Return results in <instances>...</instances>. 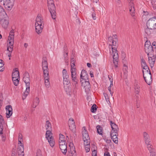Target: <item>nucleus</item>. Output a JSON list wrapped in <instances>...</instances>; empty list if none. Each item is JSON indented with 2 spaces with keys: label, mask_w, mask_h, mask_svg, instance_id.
Listing matches in <instances>:
<instances>
[{
  "label": "nucleus",
  "mask_w": 156,
  "mask_h": 156,
  "mask_svg": "<svg viewBox=\"0 0 156 156\" xmlns=\"http://www.w3.org/2000/svg\"><path fill=\"white\" fill-rule=\"evenodd\" d=\"M2 122H0V134H2L3 133L2 130H3V126L2 125Z\"/></svg>",
  "instance_id": "49"
},
{
  "label": "nucleus",
  "mask_w": 156,
  "mask_h": 156,
  "mask_svg": "<svg viewBox=\"0 0 156 156\" xmlns=\"http://www.w3.org/2000/svg\"><path fill=\"white\" fill-rule=\"evenodd\" d=\"M113 40V38L111 36H110L108 37V41L109 42L112 43Z\"/></svg>",
  "instance_id": "64"
},
{
  "label": "nucleus",
  "mask_w": 156,
  "mask_h": 156,
  "mask_svg": "<svg viewBox=\"0 0 156 156\" xmlns=\"http://www.w3.org/2000/svg\"><path fill=\"white\" fill-rule=\"evenodd\" d=\"M84 141V145H87V144H90V139H83Z\"/></svg>",
  "instance_id": "43"
},
{
  "label": "nucleus",
  "mask_w": 156,
  "mask_h": 156,
  "mask_svg": "<svg viewBox=\"0 0 156 156\" xmlns=\"http://www.w3.org/2000/svg\"><path fill=\"white\" fill-rule=\"evenodd\" d=\"M42 67V69L44 68V69L48 68V62L46 57H44L43 58Z\"/></svg>",
  "instance_id": "27"
},
{
  "label": "nucleus",
  "mask_w": 156,
  "mask_h": 156,
  "mask_svg": "<svg viewBox=\"0 0 156 156\" xmlns=\"http://www.w3.org/2000/svg\"><path fill=\"white\" fill-rule=\"evenodd\" d=\"M13 30H12L9 32L8 41H14V34Z\"/></svg>",
  "instance_id": "23"
},
{
  "label": "nucleus",
  "mask_w": 156,
  "mask_h": 156,
  "mask_svg": "<svg viewBox=\"0 0 156 156\" xmlns=\"http://www.w3.org/2000/svg\"><path fill=\"white\" fill-rule=\"evenodd\" d=\"M96 14L94 13H92V17L93 20H95L96 19Z\"/></svg>",
  "instance_id": "63"
},
{
  "label": "nucleus",
  "mask_w": 156,
  "mask_h": 156,
  "mask_svg": "<svg viewBox=\"0 0 156 156\" xmlns=\"http://www.w3.org/2000/svg\"><path fill=\"white\" fill-rule=\"evenodd\" d=\"M143 76L146 82L148 85H150L152 81L151 74H148V75H146V76H144V71H143Z\"/></svg>",
  "instance_id": "10"
},
{
  "label": "nucleus",
  "mask_w": 156,
  "mask_h": 156,
  "mask_svg": "<svg viewBox=\"0 0 156 156\" xmlns=\"http://www.w3.org/2000/svg\"><path fill=\"white\" fill-rule=\"evenodd\" d=\"M104 95L106 101H107L108 100H109V98L108 95L106 93H104Z\"/></svg>",
  "instance_id": "57"
},
{
  "label": "nucleus",
  "mask_w": 156,
  "mask_h": 156,
  "mask_svg": "<svg viewBox=\"0 0 156 156\" xmlns=\"http://www.w3.org/2000/svg\"><path fill=\"white\" fill-rule=\"evenodd\" d=\"M59 146H60L61 144H62L61 145H62L63 144L66 145V140L62 141V140H60V141H59Z\"/></svg>",
  "instance_id": "50"
},
{
  "label": "nucleus",
  "mask_w": 156,
  "mask_h": 156,
  "mask_svg": "<svg viewBox=\"0 0 156 156\" xmlns=\"http://www.w3.org/2000/svg\"><path fill=\"white\" fill-rule=\"evenodd\" d=\"M111 44H109V46H111L112 54H113V62L115 67L117 68L118 65L119 56L118 51L117 49V46L116 44V41H112Z\"/></svg>",
  "instance_id": "1"
},
{
  "label": "nucleus",
  "mask_w": 156,
  "mask_h": 156,
  "mask_svg": "<svg viewBox=\"0 0 156 156\" xmlns=\"http://www.w3.org/2000/svg\"><path fill=\"white\" fill-rule=\"evenodd\" d=\"M69 125L70 129L73 132H74L76 130V126L75 125V122H73L71 123L69 122Z\"/></svg>",
  "instance_id": "24"
},
{
  "label": "nucleus",
  "mask_w": 156,
  "mask_h": 156,
  "mask_svg": "<svg viewBox=\"0 0 156 156\" xmlns=\"http://www.w3.org/2000/svg\"><path fill=\"white\" fill-rule=\"evenodd\" d=\"M23 81L26 84V87H30V80L29 73L28 72H25L23 74Z\"/></svg>",
  "instance_id": "7"
},
{
  "label": "nucleus",
  "mask_w": 156,
  "mask_h": 156,
  "mask_svg": "<svg viewBox=\"0 0 156 156\" xmlns=\"http://www.w3.org/2000/svg\"><path fill=\"white\" fill-rule=\"evenodd\" d=\"M129 12L132 16H135V10H129Z\"/></svg>",
  "instance_id": "58"
},
{
  "label": "nucleus",
  "mask_w": 156,
  "mask_h": 156,
  "mask_svg": "<svg viewBox=\"0 0 156 156\" xmlns=\"http://www.w3.org/2000/svg\"><path fill=\"white\" fill-rule=\"evenodd\" d=\"M72 75H71L72 78L73 80V87L76 86L77 87H78V85L77 83V80L76 79V73H75V76H72Z\"/></svg>",
  "instance_id": "25"
},
{
  "label": "nucleus",
  "mask_w": 156,
  "mask_h": 156,
  "mask_svg": "<svg viewBox=\"0 0 156 156\" xmlns=\"http://www.w3.org/2000/svg\"><path fill=\"white\" fill-rule=\"evenodd\" d=\"M118 136H115L113 137H111V138L113 142L115 144H117L118 143Z\"/></svg>",
  "instance_id": "41"
},
{
  "label": "nucleus",
  "mask_w": 156,
  "mask_h": 156,
  "mask_svg": "<svg viewBox=\"0 0 156 156\" xmlns=\"http://www.w3.org/2000/svg\"><path fill=\"white\" fill-rule=\"evenodd\" d=\"M152 147L151 145H150V144L148 145V149L151 153L150 156H156L154 150Z\"/></svg>",
  "instance_id": "20"
},
{
  "label": "nucleus",
  "mask_w": 156,
  "mask_h": 156,
  "mask_svg": "<svg viewBox=\"0 0 156 156\" xmlns=\"http://www.w3.org/2000/svg\"><path fill=\"white\" fill-rule=\"evenodd\" d=\"M97 105L95 104H94L91 107V111L93 113L95 112L97 109Z\"/></svg>",
  "instance_id": "40"
},
{
  "label": "nucleus",
  "mask_w": 156,
  "mask_h": 156,
  "mask_svg": "<svg viewBox=\"0 0 156 156\" xmlns=\"http://www.w3.org/2000/svg\"><path fill=\"white\" fill-rule=\"evenodd\" d=\"M45 126L47 130H51V125L50 122L48 120L46 121L45 124Z\"/></svg>",
  "instance_id": "32"
},
{
  "label": "nucleus",
  "mask_w": 156,
  "mask_h": 156,
  "mask_svg": "<svg viewBox=\"0 0 156 156\" xmlns=\"http://www.w3.org/2000/svg\"><path fill=\"white\" fill-rule=\"evenodd\" d=\"M51 130H48L46 131L45 134V137L46 139L49 138L51 136H52V133L51 132Z\"/></svg>",
  "instance_id": "35"
},
{
  "label": "nucleus",
  "mask_w": 156,
  "mask_h": 156,
  "mask_svg": "<svg viewBox=\"0 0 156 156\" xmlns=\"http://www.w3.org/2000/svg\"><path fill=\"white\" fill-rule=\"evenodd\" d=\"M141 67H142V69L145 67H146L147 66H147L144 59L143 58L141 59Z\"/></svg>",
  "instance_id": "37"
},
{
  "label": "nucleus",
  "mask_w": 156,
  "mask_h": 156,
  "mask_svg": "<svg viewBox=\"0 0 156 156\" xmlns=\"http://www.w3.org/2000/svg\"><path fill=\"white\" fill-rule=\"evenodd\" d=\"M6 110V117L7 118H9L12 114V109L11 105L7 106L5 108Z\"/></svg>",
  "instance_id": "11"
},
{
  "label": "nucleus",
  "mask_w": 156,
  "mask_h": 156,
  "mask_svg": "<svg viewBox=\"0 0 156 156\" xmlns=\"http://www.w3.org/2000/svg\"><path fill=\"white\" fill-rule=\"evenodd\" d=\"M8 18L5 10H0V19Z\"/></svg>",
  "instance_id": "21"
},
{
  "label": "nucleus",
  "mask_w": 156,
  "mask_h": 156,
  "mask_svg": "<svg viewBox=\"0 0 156 156\" xmlns=\"http://www.w3.org/2000/svg\"><path fill=\"white\" fill-rule=\"evenodd\" d=\"M3 5L5 9L8 10H11L13 6V0H3ZM2 0H0V2H2Z\"/></svg>",
  "instance_id": "6"
},
{
  "label": "nucleus",
  "mask_w": 156,
  "mask_h": 156,
  "mask_svg": "<svg viewBox=\"0 0 156 156\" xmlns=\"http://www.w3.org/2000/svg\"><path fill=\"white\" fill-rule=\"evenodd\" d=\"M59 148L62 153L66 155L67 152V145H61L59 146Z\"/></svg>",
  "instance_id": "19"
},
{
  "label": "nucleus",
  "mask_w": 156,
  "mask_h": 156,
  "mask_svg": "<svg viewBox=\"0 0 156 156\" xmlns=\"http://www.w3.org/2000/svg\"><path fill=\"white\" fill-rule=\"evenodd\" d=\"M143 16L144 17V16H147L149 14V13L147 11H145L144 10L143 12Z\"/></svg>",
  "instance_id": "59"
},
{
  "label": "nucleus",
  "mask_w": 156,
  "mask_h": 156,
  "mask_svg": "<svg viewBox=\"0 0 156 156\" xmlns=\"http://www.w3.org/2000/svg\"><path fill=\"white\" fill-rule=\"evenodd\" d=\"M19 79H17L16 80H14V81H12L13 82V83L14 85H15L16 86H17L18 85L19 83Z\"/></svg>",
  "instance_id": "55"
},
{
  "label": "nucleus",
  "mask_w": 156,
  "mask_h": 156,
  "mask_svg": "<svg viewBox=\"0 0 156 156\" xmlns=\"http://www.w3.org/2000/svg\"><path fill=\"white\" fill-rule=\"evenodd\" d=\"M44 80L49 79V73L44 74Z\"/></svg>",
  "instance_id": "54"
},
{
  "label": "nucleus",
  "mask_w": 156,
  "mask_h": 156,
  "mask_svg": "<svg viewBox=\"0 0 156 156\" xmlns=\"http://www.w3.org/2000/svg\"><path fill=\"white\" fill-rule=\"evenodd\" d=\"M0 23L3 28L5 29H6L8 28L9 24L8 18L0 19Z\"/></svg>",
  "instance_id": "8"
},
{
  "label": "nucleus",
  "mask_w": 156,
  "mask_h": 156,
  "mask_svg": "<svg viewBox=\"0 0 156 156\" xmlns=\"http://www.w3.org/2000/svg\"><path fill=\"white\" fill-rule=\"evenodd\" d=\"M86 83V85L84 86L85 90L86 91H88L90 90V85L89 82V80L86 81H84Z\"/></svg>",
  "instance_id": "29"
},
{
  "label": "nucleus",
  "mask_w": 156,
  "mask_h": 156,
  "mask_svg": "<svg viewBox=\"0 0 156 156\" xmlns=\"http://www.w3.org/2000/svg\"><path fill=\"white\" fill-rule=\"evenodd\" d=\"M144 49L145 52L148 56L152 55L154 54V50L152 46L149 41H146L144 44Z\"/></svg>",
  "instance_id": "3"
},
{
  "label": "nucleus",
  "mask_w": 156,
  "mask_h": 156,
  "mask_svg": "<svg viewBox=\"0 0 156 156\" xmlns=\"http://www.w3.org/2000/svg\"><path fill=\"white\" fill-rule=\"evenodd\" d=\"M85 149L87 153L90 150V145L87 144V145H84Z\"/></svg>",
  "instance_id": "48"
},
{
  "label": "nucleus",
  "mask_w": 156,
  "mask_h": 156,
  "mask_svg": "<svg viewBox=\"0 0 156 156\" xmlns=\"http://www.w3.org/2000/svg\"><path fill=\"white\" fill-rule=\"evenodd\" d=\"M70 66L71 75H72V76L73 77L74 76L75 74L76 73V69L74 67L75 66V62L71 61L70 62Z\"/></svg>",
  "instance_id": "12"
},
{
  "label": "nucleus",
  "mask_w": 156,
  "mask_h": 156,
  "mask_svg": "<svg viewBox=\"0 0 156 156\" xmlns=\"http://www.w3.org/2000/svg\"><path fill=\"white\" fill-rule=\"evenodd\" d=\"M110 122L112 130L114 131H118L119 128L115 123L113 122L112 120L110 121Z\"/></svg>",
  "instance_id": "16"
},
{
  "label": "nucleus",
  "mask_w": 156,
  "mask_h": 156,
  "mask_svg": "<svg viewBox=\"0 0 156 156\" xmlns=\"http://www.w3.org/2000/svg\"><path fill=\"white\" fill-rule=\"evenodd\" d=\"M49 10H54L55 6L53 0H47Z\"/></svg>",
  "instance_id": "14"
},
{
  "label": "nucleus",
  "mask_w": 156,
  "mask_h": 156,
  "mask_svg": "<svg viewBox=\"0 0 156 156\" xmlns=\"http://www.w3.org/2000/svg\"><path fill=\"white\" fill-rule=\"evenodd\" d=\"M87 74V71L84 70H82L80 74V79L82 78L83 76H86Z\"/></svg>",
  "instance_id": "39"
},
{
  "label": "nucleus",
  "mask_w": 156,
  "mask_h": 156,
  "mask_svg": "<svg viewBox=\"0 0 156 156\" xmlns=\"http://www.w3.org/2000/svg\"><path fill=\"white\" fill-rule=\"evenodd\" d=\"M135 93L136 94H138L140 90V86L137 83H135L134 85Z\"/></svg>",
  "instance_id": "22"
},
{
  "label": "nucleus",
  "mask_w": 156,
  "mask_h": 156,
  "mask_svg": "<svg viewBox=\"0 0 156 156\" xmlns=\"http://www.w3.org/2000/svg\"><path fill=\"white\" fill-rule=\"evenodd\" d=\"M108 150L107 148L105 149V152L104 154V156H111L109 152L107 151Z\"/></svg>",
  "instance_id": "51"
},
{
  "label": "nucleus",
  "mask_w": 156,
  "mask_h": 156,
  "mask_svg": "<svg viewBox=\"0 0 156 156\" xmlns=\"http://www.w3.org/2000/svg\"><path fill=\"white\" fill-rule=\"evenodd\" d=\"M36 156H42L40 151H38L36 153Z\"/></svg>",
  "instance_id": "62"
},
{
  "label": "nucleus",
  "mask_w": 156,
  "mask_h": 156,
  "mask_svg": "<svg viewBox=\"0 0 156 156\" xmlns=\"http://www.w3.org/2000/svg\"><path fill=\"white\" fill-rule=\"evenodd\" d=\"M64 88L66 94L69 95L72 94V89L70 81L63 82Z\"/></svg>",
  "instance_id": "5"
},
{
  "label": "nucleus",
  "mask_w": 156,
  "mask_h": 156,
  "mask_svg": "<svg viewBox=\"0 0 156 156\" xmlns=\"http://www.w3.org/2000/svg\"><path fill=\"white\" fill-rule=\"evenodd\" d=\"M69 155V156H76L75 147L72 146L70 148V151H68Z\"/></svg>",
  "instance_id": "17"
},
{
  "label": "nucleus",
  "mask_w": 156,
  "mask_h": 156,
  "mask_svg": "<svg viewBox=\"0 0 156 156\" xmlns=\"http://www.w3.org/2000/svg\"><path fill=\"white\" fill-rule=\"evenodd\" d=\"M15 70L12 73V77H16L18 78H20V73L18 68H15Z\"/></svg>",
  "instance_id": "26"
},
{
  "label": "nucleus",
  "mask_w": 156,
  "mask_h": 156,
  "mask_svg": "<svg viewBox=\"0 0 156 156\" xmlns=\"http://www.w3.org/2000/svg\"><path fill=\"white\" fill-rule=\"evenodd\" d=\"M52 18L54 20L56 18V13L55 10H49Z\"/></svg>",
  "instance_id": "33"
},
{
  "label": "nucleus",
  "mask_w": 156,
  "mask_h": 156,
  "mask_svg": "<svg viewBox=\"0 0 156 156\" xmlns=\"http://www.w3.org/2000/svg\"><path fill=\"white\" fill-rule=\"evenodd\" d=\"M92 156H97V152L95 150H94L93 151H92Z\"/></svg>",
  "instance_id": "56"
},
{
  "label": "nucleus",
  "mask_w": 156,
  "mask_h": 156,
  "mask_svg": "<svg viewBox=\"0 0 156 156\" xmlns=\"http://www.w3.org/2000/svg\"><path fill=\"white\" fill-rule=\"evenodd\" d=\"M132 9H135L133 4L131 3L129 6V10H132Z\"/></svg>",
  "instance_id": "53"
},
{
  "label": "nucleus",
  "mask_w": 156,
  "mask_h": 156,
  "mask_svg": "<svg viewBox=\"0 0 156 156\" xmlns=\"http://www.w3.org/2000/svg\"><path fill=\"white\" fill-rule=\"evenodd\" d=\"M78 88V87H76V86L73 87V89L72 90V93H73L74 95L76 94L77 90Z\"/></svg>",
  "instance_id": "45"
},
{
  "label": "nucleus",
  "mask_w": 156,
  "mask_h": 156,
  "mask_svg": "<svg viewBox=\"0 0 156 156\" xmlns=\"http://www.w3.org/2000/svg\"><path fill=\"white\" fill-rule=\"evenodd\" d=\"M35 100H36V102H35V101L34 102L33 105V107L34 108H36V106L38 104L39 102V99L38 98H36L35 99Z\"/></svg>",
  "instance_id": "38"
},
{
  "label": "nucleus",
  "mask_w": 156,
  "mask_h": 156,
  "mask_svg": "<svg viewBox=\"0 0 156 156\" xmlns=\"http://www.w3.org/2000/svg\"><path fill=\"white\" fill-rule=\"evenodd\" d=\"M147 26L150 29H156V17L154 16L150 19L147 22Z\"/></svg>",
  "instance_id": "4"
},
{
  "label": "nucleus",
  "mask_w": 156,
  "mask_h": 156,
  "mask_svg": "<svg viewBox=\"0 0 156 156\" xmlns=\"http://www.w3.org/2000/svg\"><path fill=\"white\" fill-rule=\"evenodd\" d=\"M83 130L82 131V134L83 139H90L89 135L86 128L85 127H83Z\"/></svg>",
  "instance_id": "15"
},
{
  "label": "nucleus",
  "mask_w": 156,
  "mask_h": 156,
  "mask_svg": "<svg viewBox=\"0 0 156 156\" xmlns=\"http://www.w3.org/2000/svg\"><path fill=\"white\" fill-rule=\"evenodd\" d=\"M144 70H143V71H144V73H145L146 74V75H148V74H151L150 69H149L148 66L143 68Z\"/></svg>",
  "instance_id": "36"
},
{
  "label": "nucleus",
  "mask_w": 156,
  "mask_h": 156,
  "mask_svg": "<svg viewBox=\"0 0 156 156\" xmlns=\"http://www.w3.org/2000/svg\"><path fill=\"white\" fill-rule=\"evenodd\" d=\"M4 65L3 61L0 59V68L2 67Z\"/></svg>",
  "instance_id": "61"
},
{
  "label": "nucleus",
  "mask_w": 156,
  "mask_h": 156,
  "mask_svg": "<svg viewBox=\"0 0 156 156\" xmlns=\"http://www.w3.org/2000/svg\"><path fill=\"white\" fill-rule=\"evenodd\" d=\"M26 90L25 92L24 93L23 95V96L22 99L24 100L26 99L27 95L29 93L30 91V87H26Z\"/></svg>",
  "instance_id": "30"
},
{
  "label": "nucleus",
  "mask_w": 156,
  "mask_h": 156,
  "mask_svg": "<svg viewBox=\"0 0 156 156\" xmlns=\"http://www.w3.org/2000/svg\"><path fill=\"white\" fill-rule=\"evenodd\" d=\"M48 140V141L49 143L50 146L51 147H53L55 145V141L54 139L52 137V136H51L49 138L47 139Z\"/></svg>",
  "instance_id": "28"
},
{
  "label": "nucleus",
  "mask_w": 156,
  "mask_h": 156,
  "mask_svg": "<svg viewBox=\"0 0 156 156\" xmlns=\"http://www.w3.org/2000/svg\"><path fill=\"white\" fill-rule=\"evenodd\" d=\"M49 79L44 80L45 85L47 88H49L50 87V83Z\"/></svg>",
  "instance_id": "42"
},
{
  "label": "nucleus",
  "mask_w": 156,
  "mask_h": 156,
  "mask_svg": "<svg viewBox=\"0 0 156 156\" xmlns=\"http://www.w3.org/2000/svg\"><path fill=\"white\" fill-rule=\"evenodd\" d=\"M118 131H114L112 130L110 134L111 137H113V136H118Z\"/></svg>",
  "instance_id": "44"
},
{
  "label": "nucleus",
  "mask_w": 156,
  "mask_h": 156,
  "mask_svg": "<svg viewBox=\"0 0 156 156\" xmlns=\"http://www.w3.org/2000/svg\"><path fill=\"white\" fill-rule=\"evenodd\" d=\"M62 140V141L66 140H65V136L62 134H60L59 135V141Z\"/></svg>",
  "instance_id": "47"
},
{
  "label": "nucleus",
  "mask_w": 156,
  "mask_h": 156,
  "mask_svg": "<svg viewBox=\"0 0 156 156\" xmlns=\"http://www.w3.org/2000/svg\"><path fill=\"white\" fill-rule=\"evenodd\" d=\"M8 42L9 44V45L8 46V44L7 46L8 48H7V50L9 52H12L13 50V46L14 44V41H8Z\"/></svg>",
  "instance_id": "18"
},
{
  "label": "nucleus",
  "mask_w": 156,
  "mask_h": 156,
  "mask_svg": "<svg viewBox=\"0 0 156 156\" xmlns=\"http://www.w3.org/2000/svg\"><path fill=\"white\" fill-rule=\"evenodd\" d=\"M42 69L43 70L44 74H47V73L48 74V73H49L48 68H47L44 69V68H43Z\"/></svg>",
  "instance_id": "52"
},
{
  "label": "nucleus",
  "mask_w": 156,
  "mask_h": 156,
  "mask_svg": "<svg viewBox=\"0 0 156 156\" xmlns=\"http://www.w3.org/2000/svg\"><path fill=\"white\" fill-rule=\"evenodd\" d=\"M143 135L145 143L147 144V148H148V144L151 145V144L150 143V141L149 136L147 133L145 132L144 133Z\"/></svg>",
  "instance_id": "13"
},
{
  "label": "nucleus",
  "mask_w": 156,
  "mask_h": 156,
  "mask_svg": "<svg viewBox=\"0 0 156 156\" xmlns=\"http://www.w3.org/2000/svg\"><path fill=\"white\" fill-rule=\"evenodd\" d=\"M81 79H82L84 81H89V79L88 78V74H87L86 76H83V77L82 78L80 79L81 82H82V80H81Z\"/></svg>",
  "instance_id": "46"
},
{
  "label": "nucleus",
  "mask_w": 156,
  "mask_h": 156,
  "mask_svg": "<svg viewBox=\"0 0 156 156\" xmlns=\"http://www.w3.org/2000/svg\"><path fill=\"white\" fill-rule=\"evenodd\" d=\"M122 62L124 64V66H126V64L127 62V61L126 58H124L122 59Z\"/></svg>",
  "instance_id": "60"
},
{
  "label": "nucleus",
  "mask_w": 156,
  "mask_h": 156,
  "mask_svg": "<svg viewBox=\"0 0 156 156\" xmlns=\"http://www.w3.org/2000/svg\"><path fill=\"white\" fill-rule=\"evenodd\" d=\"M17 149L18 153L19 152H20V153H23V152H24V148L23 145H18Z\"/></svg>",
  "instance_id": "31"
},
{
  "label": "nucleus",
  "mask_w": 156,
  "mask_h": 156,
  "mask_svg": "<svg viewBox=\"0 0 156 156\" xmlns=\"http://www.w3.org/2000/svg\"><path fill=\"white\" fill-rule=\"evenodd\" d=\"M148 61L151 67L152 68L154 66V64L156 60V57L154 55L148 56Z\"/></svg>",
  "instance_id": "9"
},
{
  "label": "nucleus",
  "mask_w": 156,
  "mask_h": 156,
  "mask_svg": "<svg viewBox=\"0 0 156 156\" xmlns=\"http://www.w3.org/2000/svg\"><path fill=\"white\" fill-rule=\"evenodd\" d=\"M97 132L100 135H102L103 129L102 128L100 125L97 126Z\"/></svg>",
  "instance_id": "34"
},
{
  "label": "nucleus",
  "mask_w": 156,
  "mask_h": 156,
  "mask_svg": "<svg viewBox=\"0 0 156 156\" xmlns=\"http://www.w3.org/2000/svg\"><path fill=\"white\" fill-rule=\"evenodd\" d=\"M35 30L38 34L41 33L44 27L43 20L41 14H38L36 20Z\"/></svg>",
  "instance_id": "2"
}]
</instances>
